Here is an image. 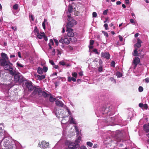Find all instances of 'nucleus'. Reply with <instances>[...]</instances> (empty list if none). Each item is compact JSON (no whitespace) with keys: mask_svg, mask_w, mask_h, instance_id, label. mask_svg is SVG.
Masks as SVG:
<instances>
[{"mask_svg":"<svg viewBox=\"0 0 149 149\" xmlns=\"http://www.w3.org/2000/svg\"><path fill=\"white\" fill-rule=\"evenodd\" d=\"M102 32L104 34V35L105 36H106L107 37H108L109 36L107 32L104 31H103Z\"/></svg>","mask_w":149,"mask_h":149,"instance_id":"obj_43","label":"nucleus"},{"mask_svg":"<svg viewBox=\"0 0 149 149\" xmlns=\"http://www.w3.org/2000/svg\"><path fill=\"white\" fill-rule=\"evenodd\" d=\"M25 85L29 91H32L34 88L35 86L33 85V83L30 81L26 82L25 83Z\"/></svg>","mask_w":149,"mask_h":149,"instance_id":"obj_3","label":"nucleus"},{"mask_svg":"<svg viewBox=\"0 0 149 149\" xmlns=\"http://www.w3.org/2000/svg\"><path fill=\"white\" fill-rule=\"evenodd\" d=\"M143 91V88L142 87L140 86L139 88V92H142Z\"/></svg>","mask_w":149,"mask_h":149,"instance_id":"obj_40","label":"nucleus"},{"mask_svg":"<svg viewBox=\"0 0 149 149\" xmlns=\"http://www.w3.org/2000/svg\"><path fill=\"white\" fill-rule=\"evenodd\" d=\"M121 3V2L120 1H117L116 2V4L117 5H120Z\"/></svg>","mask_w":149,"mask_h":149,"instance_id":"obj_60","label":"nucleus"},{"mask_svg":"<svg viewBox=\"0 0 149 149\" xmlns=\"http://www.w3.org/2000/svg\"><path fill=\"white\" fill-rule=\"evenodd\" d=\"M1 56L3 58L2 59H6L7 60H8V57L7 56V54L4 53H1Z\"/></svg>","mask_w":149,"mask_h":149,"instance_id":"obj_22","label":"nucleus"},{"mask_svg":"<svg viewBox=\"0 0 149 149\" xmlns=\"http://www.w3.org/2000/svg\"><path fill=\"white\" fill-rule=\"evenodd\" d=\"M132 55L135 56H139V53L137 51V49L135 48L132 53Z\"/></svg>","mask_w":149,"mask_h":149,"instance_id":"obj_19","label":"nucleus"},{"mask_svg":"<svg viewBox=\"0 0 149 149\" xmlns=\"http://www.w3.org/2000/svg\"><path fill=\"white\" fill-rule=\"evenodd\" d=\"M125 2L126 4H129L130 3L129 0H125Z\"/></svg>","mask_w":149,"mask_h":149,"instance_id":"obj_63","label":"nucleus"},{"mask_svg":"<svg viewBox=\"0 0 149 149\" xmlns=\"http://www.w3.org/2000/svg\"><path fill=\"white\" fill-rule=\"evenodd\" d=\"M81 149H87L86 147L84 146H81L80 147Z\"/></svg>","mask_w":149,"mask_h":149,"instance_id":"obj_58","label":"nucleus"},{"mask_svg":"<svg viewBox=\"0 0 149 149\" xmlns=\"http://www.w3.org/2000/svg\"><path fill=\"white\" fill-rule=\"evenodd\" d=\"M97 144H95L93 146V148H97Z\"/></svg>","mask_w":149,"mask_h":149,"instance_id":"obj_62","label":"nucleus"},{"mask_svg":"<svg viewBox=\"0 0 149 149\" xmlns=\"http://www.w3.org/2000/svg\"><path fill=\"white\" fill-rule=\"evenodd\" d=\"M68 147L71 149H77L78 146L74 143H71L69 145Z\"/></svg>","mask_w":149,"mask_h":149,"instance_id":"obj_11","label":"nucleus"},{"mask_svg":"<svg viewBox=\"0 0 149 149\" xmlns=\"http://www.w3.org/2000/svg\"><path fill=\"white\" fill-rule=\"evenodd\" d=\"M104 26L106 30H108V24H105L104 25Z\"/></svg>","mask_w":149,"mask_h":149,"instance_id":"obj_49","label":"nucleus"},{"mask_svg":"<svg viewBox=\"0 0 149 149\" xmlns=\"http://www.w3.org/2000/svg\"><path fill=\"white\" fill-rule=\"evenodd\" d=\"M54 43L53 41V40L52 39H51L50 40V42L48 44V45H54Z\"/></svg>","mask_w":149,"mask_h":149,"instance_id":"obj_37","label":"nucleus"},{"mask_svg":"<svg viewBox=\"0 0 149 149\" xmlns=\"http://www.w3.org/2000/svg\"><path fill=\"white\" fill-rule=\"evenodd\" d=\"M49 63L52 65H55V63L52 60H49Z\"/></svg>","mask_w":149,"mask_h":149,"instance_id":"obj_50","label":"nucleus"},{"mask_svg":"<svg viewBox=\"0 0 149 149\" xmlns=\"http://www.w3.org/2000/svg\"><path fill=\"white\" fill-rule=\"evenodd\" d=\"M111 66L113 67V68L115 67V62L114 61H112L111 63Z\"/></svg>","mask_w":149,"mask_h":149,"instance_id":"obj_41","label":"nucleus"},{"mask_svg":"<svg viewBox=\"0 0 149 149\" xmlns=\"http://www.w3.org/2000/svg\"><path fill=\"white\" fill-rule=\"evenodd\" d=\"M29 17L30 18H31V20L32 21H33L34 19V18L33 17V15H29Z\"/></svg>","mask_w":149,"mask_h":149,"instance_id":"obj_56","label":"nucleus"},{"mask_svg":"<svg viewBox=\"0 0 149 149\" xmlns=\"http://www.w3.org/2000/svg\"><path fill=\"white\" fill-rule=\"evenodd\" d=\"M81 137L80 136H79L78 137V139L75 141V142L77 144L79 143L81 140Z\"/></svg>","mask_w":149,"mask_h":149,"instance_id":"obj_29","label":"nucleus"},{"mask_svg":"<svg viewBox=\"0 0 149 149\" xmlns=\"http://www.w3.org/2000/svg\"><path fill=\"white\" fill-rule=\"evenodd\" d=\"M17 65L18 66L21 68H23L24 66L23 65H22V64H21L20 63L18 62L17 63Z\"/></svg>","mask_w":149,"mask_h":149,"instance_id":"obj_38","label":"nucleus"},{"mask_svg":"<svg viewBox=\"0 0 149 149\" xmlns=\"http://www.w3.org/2000/svg\"><path fill=\"white\" fill-rule=\"evenodd\" d=\"M42 145H41V147L44 149H45L48 148L49 145L48 143H47L45 141H43L41 142Z\"/></svg>","mask_w":149,"mask_h":149,"instance_id":"obj_10","label":"nucleus"},{"mask_svg":"<svg viewBox=\"0 0 149 149\" xmlns=\"http://www.w3.org/2000/svg\"><path fill=\"white\" fill-rule=\"evenodd\" d=\"M119 40L120 42L123 41V38L121 36L119 35Z\"/></svg>","mask_w":149,"mask_h":149,"instance_id":"obj_52","label":"nucleus"},{"mask_svg":"<svg viewBox=\"0 0 149 149\" xmlns=\"http://www.w3.org/2000/svg\"><path fill=\"white\" fill-rule=\"evenodd\" d=\"M141 43H142V41L139 38H138L137 39V43L134 45V47L135 48L137 49L140 48L141 46Z\"/></svg>","mask_w":149,"mask_h":149,"instance_id":"obj_7","label":"nucleus"},{"mask_svg":"<svg viewBox=\"0 0 149 149\" xmlns=\"http://www.w3.org/2000/svg\"><path fill=\"white\" fill-rule=\"evenodd\" d=\"M52 54L53 56H54L55 54V50L54 49H53Z\"/></svg>","mask_w":149,"mask_h":149,"instance_id":"obj_45","label":"nucleus"},{"mask_svg":"<svg viewBox=\"0 0 149 149\" xmlns=\"http://www.w3.org/2000/svg\"><path fill=\"white\" fill-rule=\"evenodd\" d=\"M145 81L147 83H148L149 82V78H147L145 79Z\"/></svg>","mask_w":149,"mask_h":149,"instance_id":"obj_54","label":"nucleus"},{"mask_svg":"<svg viewBox=\"0 0 149 149\" xmlns=\"http://www.w3.org/2000/svg\"><path fill=\"white\" fill-rule=\"evenodd\" d=\"M33 32L34 33L36 32L37 33H39V30L37 28V27L36 26H35Z\"/></svg>","mask_w":149,"mask_h":149,"instance_id":"obj_36","label":"nucleus"},{"mask_svg":"<svg viewBox=\"0 0 149 149\" xmlns=\"http://www.w3.org/2000/svg\"><path fill=\"white\" fill-rule=\"evenodd\" d=\"M44 38V40L46 41H47L48 40V39L47 37L45 36V34L44 36L43 37Z\"/></svg>","mask_w":149,"mask_h":149,"instance_id":"obj_53","label":"nucleus"},{"mask_svg":"<svg viewBox=\"0 0 149 149\" xmlns=\"http://www.w3.org/2000/svg\"><path fill=\"white\" fill-rule=\"evenodd\" d=\"M18 7V5L17 4H15L13 6V8L14 10H17V9Z\"/></svg>","mask_w":149,"mask_h":149,"instance_id":"obj_35","label":"nucleus"},{"mask_svg":"<svg viewBox=\"0 0 149 149\" xmlns=\"http://www.w3.org/2000/svg\"><path fill=\"white\" fill-rule=\"evenodd\" d=\"M59 64L63 66L65 65V63L63 61H60L59 63Z\"/></svg>","mask_w":149,"mask_h":149,"instance_id":"obj_44","label":"nucleus"},{"mask_svg":"<svg viewBox=\"0 0 149 149\" xmlns=\"http://www.w3.org/2000/svg\"><path fill=\"white\" fill-rule=\"evenodd\" d=\"M139 107L141 108L144 109H147L148 108V106L147 104H143L142 103H140L139 104Z\"/></svg>","mask_w":149,"mask_h":149,"instance_id":"obj_15","label":"nucleus"},{"mask_svg":"<svg viewBox=\"0 0 149 149\" xmlns=\"http://www.w3.org/2000/svg\"><path fill=\"white\" fill-rule=\"evenodd\" d=\"M94 41L93 40H91L90 41V45H93Z\"/></svg>","mask_w":149,"mask_h":149,"instance_id":"obj_47","label":"nucleus"},{"mask_svg":"<svg viewBox=\"0 0 149 149\" xmlns=\"http://www.w3.org/2000/svg\"><path fill=\"white\" fill-rule=\"evenodd\" d=\"M18 56L19 58H21V53L20 52H18Z\"/></svg>","mask_w":149,"mask_h":149,"instance_id":"obj_59","label":"nucleus"},{"mask_svg":"<svg viewBox=\"0 0 149 149\" xmlns=\"http://www.w3.org/2000/svg\"><path fill=\"white\" fill-rule=\"evenodd\" d=\"M98 61L99 62L97 58L95 59V60L93 61V62L94 63H97Z\"/></svg>","mask_w":149,"mask_h":149,"instance_id":"obj_61","label":"nucleus"},{"mask_svg":"<svg viewBox=\"0 0 149 149\" xmlns=\"http://www.w3.org/2000/svg\"><path fill=\"white\" fill-rule=\"evenodd\" d=\"M42 26L44 29H45V23L42 22Z\"/></svg>","mask_w":149,"mask_h":149,"instance_id":"obj_55","label":"nucleus"},{"mask_svg":"<svg viewBox=\"0 0 149 149\" xmlns=\"http://www.w3.org/2000/svg\"><path fill=\"white\" fill-rule=\"evenodd\" d=\"M34 91L32 93L33 95H35L37 93L40 94L42 93V91L40 89L36 88L35 86H34V88L33 89Z\"/></svg>","mask_w":149,"mask_h":149,"instance_id":"obj_9","label":"nucleus"},{"mask_svg":"<svg viewBox=\"0 0 149 149\" xmlns=\"http://www.w3.org/2000/svg\"><path fill=\"white\" fill-rule=\"evenodd\" d=\"M89 47L90 49H92L93 48V45H90V46H89Z\"/></svg>","mask_w":149,"mask_h":149,"instance_id":"obj_64","label":"nucleus"},{"mask_svg":"<svg viewBox=\"0 0 149 149\" xmlns=\"http://www.w3.org/2000/svg\"><path fill=\"white\" fill-rule=\"evenodd\" d=\"M97 16V13L95 12H94L93 13V17H96Z\"/></svg>","mask_w":149,"mask_h":149,"instance_id":"obj_46","label":"nucleus"},{"mask_svg":"<svg viewBox=\"0 0 149 149\" xmlns=\"http://www.w3.org/2000/svg\"><path fill=\"white\" fill-rule=\"evenodd\" d=\"M69 122L70 124H76V121L74 119V118L72 117L70 118V120Z\"/></svg>","mask_w":149,"mask_h":149,"instance_id":"obj_20","label":"nucleus"},{"mask_svg":"<svg viewBox=\"0 0 149 149\" xmlns=\"http://www.w3.org/2000/svg\"><path fill=\"white\" fill-rule=\"evenodd\" d=\"M68 80L70 82H71V81H72L74 82H75L76 81V79L73 77H69L68 78Z\"/></svg>","mask_w":149,"mask_h":149,"instance_id":"obj_23","label":"nucleus"},{"mask_svg":"<svg viewBox=\"0 0 149 149\" xmlns=\"http://www.w3.org/2000/svg\"><path fill=\"white\" fill-rule=\"evenodd\" d=\"M42 95L45 97H48L49 94L47 93L44 91H42Z\"/></svg>","mask_w":149,"mask_h":149,"instance_id":"obj_26","label":"nucleus"},{"mask_svg":"<svg viewBox=\"0 0 149 149\" xmlns=\"http://www.w3.org/2000/svg\"><path fill=\"white\" fill-rule=\"evenodd\" d=\"M73 10V7L71 5H69L68 7V11L69 13H71Z\"/></svg>","mask_w":149,"mask_h":149,"instance_id":"obj_27","label":"nucleus"},{"mask_svg":"<svg viewBox=\"0 0 149 149\" xmlns=\"http://www.w3.org/2000/svg\"><path fill=\"white\" fill-rule=\"evenodd\" d=\"M66 31L68 32L67 35L68 37L74 36V33L73 32V30L72 29H67Z\"/></svg>","mask_w":149,"mask_h":149,"instance_id":"obj_8","label":"nucleus"},{"mask_svg":"<svg viewBox=\"0 0 149 149\" xmlns=\"http://www.w3.org/2000/svg\"><path fill=\"white\" fill-rule=\"evenodd\" d=\"M14 80L15 82H18L20 83L23 81L22 77L20 75L19 73H16L15 74L14 73Z\"/></svg>","mask_w":149,"mask_h":149,"instance_id":"obj_2","label":"nucleus"},{"mask_svg":"<svg viewBox=\"0 0 149 149\" xmlns=\"http://www.w3.org/2000/svg\"><path fill=\"white\" fill-rule=\"evenodd\" d=\"M72 76L75 78H76L77 77V73L76 72H72Z\"/></svg>","mask_w":149,"mask_h":149,"instance_id":"obj_34","label":"nucleus"},{"mask_svg":"<svg viewBox=\"0 0 149 149\" xmlns=\"http://www.w3.org/2000/svg\"><path fill=\"white\" fill-rule=\"evenodd\" d=\"M109 109L107 108H103L102 110H104V112L102 113L104 114H106L108 113V111Z\"/></svg>","mask_w":149,"mask_h":149,"instance_id":"obj_28","label":"nucleus"},{"mask_svg":"<svg viewBox=\"0 0 149 149\" xmlns=\"http://www.w3.org/2000/svg\"><path fill=\"white\" fill-rule=\"evenodd\" d=\"M77 22L76 20H72L70 22H68L66 25L67 29H71L74 25L77 24Z\"/></svg>","mask_w":149,"mask_h":149,"instance_id":"obj_4","label":"nucleus"},{"mask_svg":"<svg viewBox=\"0 0 149 149\" xmlns=\"http://www.w3.org/2000/svg\"><path fill=\"white\" fill-rule=\"evenodd\" d=\"M55 43L56 44V45L57 46L58 44V40L56 39H54Z\"/></svg>","mask_w":149,"mask_h":149,"instance_id":"obj_51","label":"nucleus"},{"mask_svg":"<svg viewBox=\"0 0 149 149\" xmlns=\"http://www.w3.org/2000/svg\"><path fill=\"white\" fill-rule=\"evenodd\" d=\"M44 35L45 33L44 32L41 33V34H40L39 33H38L37 34V36L38 38L40 39H41L43 38Z\"/></svg>","mask_w":149,"mask_h":149,"instance_id":"obj_18","label":"nucleus"},{"mask_svg":"<svg viewBox=\"0 0 149 149\" xmlns=\"http://www.w3.org/2000/svg\"><path fill=\"white\" fill-rule=\"evenodd\" d=\"M130 22L132 23H134V20L133 19H130Z\"/></svg>","mask_w":149,"mask_h":149,"instance_id":"obj_57","label":"nucleus"},{"mask_svg":"<svg viewBox=\"0 0 149 149\" xmlns=\"http://www.w3.org/2000/svg\"><path fill=\"white\" fill-rule=\"evenodd\" d=\"M140 62V58L138 57H135L133 63L134 64H139Z\"/></svg>","mask_w":149,"mask_h":149,"instance_id":"obj_17","label":"nucleus"},{"mask_svg":"<svg viewBox=\"0 0 149 149\" xmlns=\"http://www.w3.org/2000/svg\"><path fill=\"white\" fill-rule=\"evenodd\" d=\"M101 57L104 58H105L108 60L110 59V54L108 52H102L101 53Z\"/></svg>","mask_w":149,"mask_h":149,"instance_id":"obj_5","label":"nucleus"},{"mask_svg":"<svg viewBox=\"0 0 149 149\" xmlns=\"http://www.w3.org/2000/svg\"><path fill=\"white\" fill-rule=\"evenodd\" d=\"M93 52H94L96 54H99V53L97 51V49H95V48L93 50Z\"/></svg>","mask_w":149,"mask_h":149,"instance_id":"obj_42","label":"nucleus"},{"mask_svg":"<svg viewBox=\"0 0 149 149\" xmlns=\"http://www.w3.org/2000/svg\"><path fill=\"white\" fill-rule=\"evenodd\" d=\"M56 98L53 97L52 96H50L49 98V101L51 102H54L56 100Z\"/></svg>","mask_w":149,"mask_h":149,"instance_id":"obj_31","label":"nucleus"},{"mask_svg":"<svg viewBox=\"0 0 149 149\" xmlns=\"http://www.w3.org/2000/svg\"><path fill=\"white\" fill-rule=\"evenodd\" d=\"M87 145L89 147H92L93 145V143L90 141L87 142L86 143Z\"/></svg>","mask_w":149,"mask_h":149,"instance_id":"obj_33","label":"nucleus"},{"mask_svg":"<svg viewBox=\"0 0 149 149\" xmlns=\"http://www.w3.org/2000/svg\"><path fill=\"white\" fill-rule=\"evenodd\" d=\"M68 22H70L72 20H75L74 19H73L72 17L70 15H68Z\"/></svg>","mask_w":149,"mask_h":149,"instance_id":"obj_30","label":"nucleus"},{"mask_svg":"<svg viewBox=\"0 0 149 149\" xmlns=\"http://www.w3.org/2000/svg\"><path fill=\"white\" fill-rule=\"evenodd\" d=\"M59 42L62 44L65 43L66 45H68L70 43V41L67 38H61L59 40Z\"/></svg>","mask_w":149,"mask_h":149,"instance_id":"obj_6","label":"nucleus"},{"mask_svg":"<svg viewBox=\"0 0 149 149\" xmlns=\"http://www.w3.org/2000/svg\"><path fill=\"white\" fill-rule=\"evenodd\" d=\"M48 70V68L47 67L44 66L43 67L42 70L44 72H46Z\"/></svg>","mask_w":149,"mask_h":149,"instance_id":"obj_39","label":"nucleus"},{"mask_svg":"<svg viewBox=\"0 0 149 149\" xmlns=\"http://www.w3.org/2000/svg\"><path fill=\"white\" fill-rule=\"evenodd\" d=\"M108 10H104L103 12V14L104 15H106L107 14Z\"/></svg>","mask_w":149,"mask_h":149,"instance_id":"obj_48","label":"nucleus"},{"mask_svg":"<svg viewBox=\"0 0 149 149\" xmlns=\"http://www.w3.org/2000/svg\"><path fill=\"white\" fill-rule=\"evenodd\" d=\"M143 128L146 132H149V126L148 124H145L143 125Z\"/></svg>","mask_w":149,"mask_h":149,"instance_id":"obj_16","label":"nucleus"},{"mask_svg":"<svg viewBox=\"0 0 149 149\" xmlns=\"http://www.w3.org/2000/svg\"><path fill=\"white\" fill-rule=\"evenodd\" d=\"M102 63L103 62L102 60L101 59H99V65H100V66L98 68V71L99 72H101L102 71Z\"/></svg>","mask_w":149,"mask_h":149,"instance_id":"obj_12","label":"nucleus"},{"mask_svg":"<svg viewBox=\"0 0 149 149\" xmlns=\"http://www.w3.org/2000/svg\"><path fill=\"white\" fill-rule=\"evenodd\" d=\"M70 41L73 42H76L77 39L76 38L74 37V36H73L72 37H70Z\"/></svg>","mask_w":149,"mask_h":149,"instance_id":"obj_24","label":"nucleus"},{"mask_svg":"<svg viewBox=\"0 0 149 149\" xmlns=\"http://www.w3.org/2000/svg\"><path fill=\"white\" fill-rule=\"evenodd\" d=\"M116 74L118 77H121L122 76V73L121 72H117L116 73Z\"/></svg>","mask_w":149,"mask_h":149,"instance_id":"obj_32","label":"nucleus"},{"mask_svg":"<svg viewBox=\"0 0 149 149\" xmlns=\"http://www.w3.org/2000/svg\"><path fill=\"white\" fill-rule=\"evenodd\" d=\"M36 77L40 80H41L45 78V76L44 75H37Z\"/></svg>","mask_w":149,"mask_h":149,"instance_id":"obj_21","label":"nucleus"},{"mask_svg":"<svg viewBox=\"0 0 149 149\" xmlns=\"http://www.w3.org/2000/svg\"><path fill=\"white\" fill-rule=\"evenodd\" d=\"M37 72L40 74H42L43 73V70L42 68L38 67L37 69Z\"/></svg>","mask_w":149,"mask_h":149,"instance_id":"obj_25","label":"nucleus"},{"mask_svg":"<svg viewBox=\"0 0 149 149\" xmlns=\"http://www.w3.org/2000/svg\"><path fill=\"white\" fill-rule=\"evenodd\" d=\"M56 105L59 107H63L64 106V104L61 101L56 100L55 102Z\"/></svg>","mask_w":149,"mask_h":149,"instance_id":"obj_14","label":"nucleus"},{"mask_svg":"<svg viewBox=\"0 0 149 149\" xmlns=\"http://www.w3.org/2000/svg\"><path fill=\"white\" fill-rule=\"evenodd\" d=\"M6 59H0V63L2 66H4L6 65L7 62L6 61Z\"/></svg>","mask_w":149,"mask_h":149,"instance_id":"obj_13","label":"nucleus"},{"mask_svg":"<svg viewBox=\"0 0 149 149\" xmlns=\"http://www.w3.org/2000/svg\"><path fill=\"white\" fill-rule=\"evenodd\" d=\"M4 67L5 70H9L12 75L13 76L14 74V72L13 71V65L12 63L9 62L8 63H6Z\"/></svg>","mask_w":149,"mask_h":149,"instance_id":"obj_1","label":"nucleus"}]
</instances>
